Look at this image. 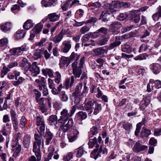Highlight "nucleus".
<instances>
[{
	"instance_id": "1",
	"label": "nucleus",
	"mask_w": 161,
	"mask_h": 161,
	"mask_svg": "<svg viewBox=\"0 0 161 161\" xmlns=\"http://www.w3.org/2000/svg\"><path fill=\"white\" fill-rule=\"evenodd\" d=\"M20 66L25 68H27L31 72V74L33 76H36L40 72V68L37 65V63L34 62L32 64L28 61L27 59L24 58L22 60Z\"/></svg>"
},
{
	"instance_id": "2",
	"label": "nucleus",
	"mask_w": 161,
	"mask_h": 161,
	"mask_svg": "<svg viewBox=\"0 0 161 161\" xmlns=\"http://www.w3.org/2000/svg\"><path fill=\"white\" fill-rule=\"evenodd\" d=\"M85 57H82L80 59L79 66H77V61L74 62L72 64L73 74L75 78H79L82 73L81 68H83L85 62Z\"/></svg>"
},
{
	"instance_id": "3",
	"label": "nucleus",
	"mask_w": 161,
	"mask_h": 161,
	"mask_svg": "<svg viewBox=\"0 0 161 161\" xmlns=\"http://www.w3.org/2000/svg\"><path fill=\"white\" fill-rule=\"evenodd\" d=\"M148 7L145 6L142 7L137 10H133L130 12V19L136 23H138L140 19V11L143 12L147 10Z\"/></svg>"
},
{
	"instance_id": "4",
	"label": "nucleus",
	"mask_w": 161,
	"mask_h": 161,
	"mask_svg": "<svg viewBox=\"0 0 161 161\" xmlns=\"http://www.w3.org/2000/svg\"><path fill=\"white\" fill-rule=\"evenodd\" d=\"M60 123V126L61 129L65 132L70 129L73 125V121L72 119H69L58 122Z\"/></svg>"
},
{
	"instance_id": "5",
	"label": "nucleus",
	"mask_w": 161,
	"mask_h": 161,
	"mask_svg": "<svg viewBox=\"0 0 161 161\" xmlns=\"http://www.w3.org/2000/svg\"><path fill=\"white\" fill-rule=\"evenodd\" d=\"M104 10L102 12L100 18H103V16H106L114 12H115L118 10L114 8V5L111 4L106 3L104 5Z\"/></svg>"
},
{
	"instance_id": "6",
	"label": "nucleus",
	"mask_w": 161,
	"mask_h": 161,
	"mask_svg": "<svg viewBox=\"0 0 161 161\" xmlns=\"http://www.w3.org/2000/svg\"><path fill=\"white\" fill-rule=\"evenodd\" d=\"M36 125L38 126L39 130H38V132L41 135L44 134L45 130V124L44 119L42 117L39 116L36 117Z\"/></svg>"
},
{
	"instance_id": "7",
	"label": "nucleus",
	"mask_w": 161,
	"mask_h": 161,
	"mask_svg": "<svg viewBox=\"0 0 161 161\" xmlns=\"http://www.w3.org/2000/svg\"><path fill=\"white\" fill-rule=\"evenodd\" d=\"M29 49L28 47L26 45H24L20 47L15 48L10 50V53L14 55L19 56L22 55V52L26 51Z\"/></svg>"
},
{
	"instance_id": "8",
	"label": "nucleus",
	"mask_w": 161,
	"mask_h": 161,
	"mask_svg": "<svg viewBox=\"0 0 161 161\" xmlns=\"http://www.w3.org/2000/svg\"><path fill=\"white\" fill-rule=\"evenodd\" d=\"M12 147L14 152L13 156L16 158L19 155L21 150V145L18 143L17 139H15L14 143L13 142Z\"/></svg>"
},
{
	"instance_id": "9",
	"label": "nucleus",
	"mask_w": 161,
	"mask_h": 161,
	"mask_svg": "<svg viewBox=\"0 0 161 161\" xmlns=\"http://www.w3.org/2000/svg\"><path fill=\"white\" fill-rule=\"evenodd\" d=\"M112 4L114 8L117 9V10H119L121 8H127L130 6V3L124 2H119L116 1L112 2Z\"/></svg>"
},
{
	"instance_id": "10",
	"label": "nucleus",
	"mask_w": 161,
	"mask_h": 161,
	"mask_svg": "<svg viewBox=\"0 0 161 161\" xmlns=\"http://www.w3.org/2000/svg\"><path fill=\"white\" fill-rule=\"evenodd\" d=\"M121 27V24L117 21L112 22L109 26V31L113 33H115Z\"/></svg>"
},
{
	"instance_id": "11",
	"label": "nucleus",
	"mask_w": 161,
	"mask_h": 161,
	"mask_svg": "<svg viewBox=\"0 0 161 161\" xmlns=\"http://www.w3.org/2000/svg\"><path fill=\"white\" fill-rule=\"evenodd\" d=\"M66 31L63 29L62 30L58 35L54 37H51V40L55 43H57L60 42L63 39V36L66 34Z\"/></svg>"
},
{
	"instance_id": "12",
	"label": "nucleus",
	"mask_w": 161,
	"mask_h": 161,
	"mask_svg": "<svg viewBox=\"0 0 161 161\" xmlns=\"http://www.w3.org/2000/svg\"><path fill=\"white\" fill-rule=\"evenodd\" d=\"M95 102L94 101L90 100L86 103L84 108L85 110L87 111L88 114H91L93 112L92 109Z\"/></svg>"
},
{
	"instance_id": "13",
	"label": "nucleus",
	"mask_w": 161,
	"mask_h": 161,
	"mask_svg": "<svg viewBox=\"0 0 161 161\" xmlns=\"http://www.w3.org/2000/svg\"><path fill=\"white\" fill-rule=\"evenodd\" d=\"M107 50L104 48V47L98 48L93 50L95 55L101 57H104L105 53H107Z\"/></svg>"
},
{
	"instance_id": "14",
	"label": "nucleus",
	"mask_w": 161,
	"mask_h": 161,
	"mask_svg": "<svg viewBox=\"0 0 161 161\" xmlns=\"http://www.w3.org/2000/svg\"><path fill=\"white\" fill-rule=\"evenodd\" d=\"M139 142V141L136 142L135 145L133 147V149L135 152L138 153L147 149L148 147L147 146L142 145Z\"/></svg>"
},
{
	"instance_id": "15",
	"label": "nucleus",
	"mask_w": 161,
	"mask_h": 161,
	"mask_svg": "<svg viewBox=\"0 0 161 161\" xmlns=\"http://www.w3.org/2000/svg\"><path fill=\"white\" fill-rule=\"evenodd\" d=\"M150 68L152 72L156 75L161 71V67L158 63H153L150 65Z\"/></svg>"
},
{
	"instance_id": "16",
	"label": "nucleus",
	"mask_w": 161,
	"mask_h": 161,
	"mask_svg": "<svg viewBox=\"0 0 161 161\" xmlns=\"http://www.w3.org/2000/svg\"><path fill=\"white\" fill-rule=\"evenodd\" d=\"M60 114L61 116L60 118L58 119V122H61L62 120L70 119V118L71 116L68 114V110L66 109H63L61 112Z\"/></svg>"
},
{
	"instance_id": "17",
	"label": "nucleus",
	"mask_w": 161,
	"mask_h": 161,
	"mask_svg": "<svg viewBox=\"0 0 161 161\" xmlns=\"http://www.w3.org/2000/svg\"><path fill=\"white\" fill-rule=\"evenodd\" d=\"M41 146V145L37 144L36 142H34L33 144V151L35 153L38 160L41 159V155L40 153Z\"/></svg>"
},
{
	"instance_id": "18",
	"label": "nucleus",
	"mask_w": 161,
	"mask_h": 161,
	"mask_svg": "<svg viewBox=\"0 0 161 161\" xmlns=\"http://www.w3.org/2000/svg\"><path fill=\"white\" fill-rule=\"evenodd\" d=\"M79 134V132L76 129H74L73 133L69 135L68 136V138L69 141L70 142H73L75 140L77 137L78 135Z\"/></svg>"
},
{
	"instance_id": "19",
	"label": "nucleus",
	"mask_w": 161,
	"mask_h": 161,
	"mask_svg": "<svg viewBox=\"0 0 161 161\" xmlns=\"http://www.w3.org/2000/svg\"><path fill=\"white\" fill-rule=\"evenodd\" d=\"M64 47L63 49V52L67 53L71 47V41L70 40L65 41L63 42Z\"/></svg>"
},
{
	"instance_id": "20",
	"label": "nucleus",
	"mask_w": 161,
	"mask_h": 161,
	"mask_svg": "<svg viewBox=\"0 0 161 161\" xmlns=\"http://www.w3.org/2000/svg\"><path fill=\"white\" fill-rule=\"evenodd\" d=\"M44 50L43 48H41V49H36L33 52V58L35 59L41 58L42 54V52Z\"/></svg>"
},
{
	"instance_id": "21",
	"label": "nucleus",
	"mask_w": 161,
	"mask_h": 161,
	"mask_svg": "<svg viewBox=\"0 0 161 161\" xmlns=\"http://www.w3.org/2000/svg\"><path fill=\"white\" fill-rule=\"evenodd\" d=\"M102 109L101 104L95 102L92 108L93 109V113L91 114L97 115L101 111Z\"/></svg>"
},
{
	"instance_id": "22",
	"label": "nucleus",
	"mask_w": 161,
	"mask_h": 161,
	"mask_svg": "<svg viewBox=\"0 0 161 161\" xmlns=\"http://www.w3.org/2000/svg\"><path fill=\"white\" fill-rule=\"evenodd\" d=\"M75 78H76L75 77V75L74 76L72 75L71 76L70 80L69 79L66 80L64 83L66 89H68L69 87H71L72 86L74 82Z\"/></svg>"
},
{
	"instance_id": "23",
	"label": "nucleus",
	"mask_w": 161,
	"mask_h": 161,
	"mask_svg": "<svg viewBox=\"0 0 161 161\" xmlns=\"http://www.w3.org/2000/svg\"><path fill=\"white\" fill-rule=\"evenodd\" d=\"M150 101L147 97L143 98L142 100L141 103V105L140 106V108L142 110H143L145 109L148 105Z\"/></svg>"
},
{
	"instance_id": "24",
	"label": "nucleus",
	"mask_w": 161,
	"mask_h": 161,
	"mask_svg": "<svg viewBox=\"0 0 161 161\" xmlns=\"http://www.w3.org/2000/svg\"><path fill=\"white\" fill-rule=\"evenodd\" d=\"M53 137V134L50 131H46L44 136V138L45 139L46 144L49 145L50 141Z\"/></svg>"
},
{
	"instance_id": "25",
	"label": "nucleus",
	"mask_w": 161,
	"mask_h": 161,
	"mask_svg": "<svg viewBox=\"0 0 161 161\" xmlns=\"http://www.w3.org/2000/svg\"><path fill=\"white\" fill-rule=\"evenodd\" d=\"M121 50L123 52L129 53H131L133 50L132 47L130 45L124 44L121 46Z\"/></svg>"
},
{
	"instance_id": "26",
	"label": "nucleus",
	"mask_w": 161,
	"mask_h": 161,
	"mask_svg": "<svg viewBox=\"0 0 161 161\" xmlns=\"http://www.w3.org/2000/svg\"><path fill=\"white\" fill-rule=\"evenodd\" d=\"M47 17L50 21L55 22L59 19L60 15L57 14L56 13H53L49 14Z\"/></svg>"
},
{
	"instance_id": "27",
	"label": "nucleus",
	"mask_w": 161,
	"mask_h": 161,
	"mask_svg": "<svg viewBox=\"0 0 161 161\" xmlns=\"http://www.w3.org/2000/svg\"><path fill=\"white\" fill-rule=\"evenodd\" d=\"M49 123L51 125H55L58 122V120L57 116L55 115H51L49 119Z\"/></svg>"
},
{
	"instance_id": "28",
	"label": "nucleus",
	"mask_w": 161,
	"mask_h": 161,
	"mask_svg": "<svg viewBox=\"0 0 161 161\" xmlns=\"http://www.w3.org/2000/svg\"><path fill=\"white\" fill-rule=\"evenodd\" d=\"M115 39H116V41L110 44L109 47V49H113L114 48L119 46L121 44V42L120 41L117 40H120V37L118 36H116L115 37Z\"/></svg>"
},
{
	"instance_id": "29",
	"label": "nucleus",
	"mask_w": 161,
	"mask_h": 161,
	"mask_svg": "<svg viewBox=\"0 0 161 161\" xmlns=\"http://www.w3.org/2000/svg\"><path fill=\"white\" fill-rule=\"evenodd\" d=\"M30 138V136L28 135H25L24 137L23 143L26 148H28L29 147L31 141Z\"/></svg>"
},
{
	"instance_id": "30",
	"label": "nucleus",
	"mask_w": 161,
	"mask_h": 161,
	"mask_svg": "<svg viewBox=\"0 0 161 161\" xmlns=\"http://www.w3.org/2000/svg\"><path fill=\"white\" fill-rule=\"evenodd\" d=\"M43 25L41 23L37 24L36 26L33 28L32 32L35 34H37L39 33L43 28Z\"/></svg>"
},
{
	"instance_id": "31",
	"label": "nucleus",
	"mask_w": 161,
	"mask_h": 161,
	"mask_svg": "<svg viewBox=\"0 0 161 161\" xmlns=\"http://www.w3.org/2000/svg\"><path fill=\"white\" fill-rule=\"evenodd\" d=\"M151 134L150 130H148L145 127H143L141 133V136L142 137H147Z\"/></svg>"
},
{
	"instance_id": "32",
	"label": "nucleus",
	"mask_w": 161,
	"mask_h": 161,
	"mask_svg": "<svg viewBox=\"0 0 161 161\" xmlns=\"http://www.w3.org/2000/svg\"><path fill=\"white\" fill-rule=\"evenodd\" d=\"M33 26V24L31 19H28L24 23L23 28L26 30H28Z\"/></svg>"
},
{
	"instance_id": "33",
	"label": "nucleus",
	"mask_w": 161,
	"mask_h": 161,
	"mask_svg": "<svg viewBox=\"0 0 161 161\" xmlns=\"http://www.w3.org/2000/svg\"><path fill=\"white\" fill-rule=\"evenodd\" d=\"M42 73L44 75L47 76V75L50 77L53 76L52 70L48 68L43 69L42 70Z\"/></svg>"
},
{
	"instance_id": "34",
	"label": "nucleus",
	"mask_w": 161,
	"mask_h": 161,
	"mask_svg": "<svg viewBox=\"0 0 161 161\" xmlns=\"http://www.w3.org/2000/svg\"><path fill=\"white\" fill-rule=\"evenodd\" d=\"M89 33L83 35L81 37V40L82 42V45L83 46V44L86 42H90L91 40L90 35Z\"/></svg>"
},
{
	"instance_id": "35",
	"label": "nucleus",
	"mask_w": 161,
	"mask_h": 161,
	"mask_svg": "<svg viewBox=\"0 0 161 161\" xmlns=\"http://www.w3.org/2000/svg\"><path fill=\"white\" fill-rule=\"evenodd\" d=\"M62 102H66L69 99L68 95L65 92L62 91L59 96Z\"/></svg>"
},
{
	"instance_id": "36",
	"label": "nucleus",
	"mask_w": 161,
	"mask_h": 161,
	"mask_svg": "<svg viewBox=\"0 0 161 161\" xmlns=\"http://www.w3.org/2000/svg\"><path fill=\"white\" fill-rule=\"evenodd\" d=\"M72 0H67L65 3L61 5V8L64 11H65L67 10L68 8H70L71 2Z\"/></svg>"
},
{
	"instance_id": "37",
	"label": "nucleus",
	"mask_w": 161,
	"mask_h": 161,
	"mask_svg": "<svg viewBox=\"0 0 161 161\" xmlns=\"http://www.w3.org/2000/svg\"><path fill=\"white\" fill-rule=\"evenodd\" d=\"M1 29L4 32H6L9 31L11 28V24L10 23H7L4 24L0 26Z\"/></svg>"
},
{
	"instance_id": "38",
	"label": "nucleus",
	"mask_w": 161,
	"mask_h": 161,
	"mask_svg": "<svg viewBox=\"0 0 161 161\" xmlns=\"http://www.w3.org/2000/svg\"><path fill=\"white\" fill-rule=\"evenodd\" d=\"M82 86V83H80L78 85L76 86L75 91L74 93V96H81V90Z\"/></svg>"
},
{
	"instance_id": "39",
	"label": "nucleus",
	"mask_w": 161,
	"mask_h": 161,
	"mask_svg": "<svg viewBox=\"0 0 161 161\" xmlns=\"http://www.w3.org/2000/svg\"><path fill=\"white\" fill-rule=\"evenodd\" d=\"M25 34V33L23 30H18L16 32L15 37L17 39H19L23 38Z\"/></svg>"
},
{
	"instance_id": "40",
	"label": "nucleus",
	"mask_w": 161,
	"mask_h": 161,
	"mask_svg": "<svg viewBox=\"0 0 161 161\" xmlns=\"http://www.w3.org/2000/svg\"><path fill=\"white\" fill-rule=\"evenodd\" d=\"M54 149L52 147H50L48 148V158H45L44 161H49V159H51L53 155V152Z\"/></svg>"
},
{
	"instance_id": "41",
	"label": "nucleus",
	"mask_w": 161,
	"mask_h": 161,
	"mask_svg": "<svg viewBox=\"0 0 161 161\" xmlns=\"http://www.w3.org/2000/svg\"><path fill=\"white\" fill-rule=\"evenodd\" d=\"M40 90H43V94L44 96H47L48 94V91L46 85H43L40 86Z\"/></svg>"
},
{
	"instance_id": "42",
	"label": "nucleus",
	"mask_w": 161,
	"mask_h": 161,
	"mask_svg": "<svg viewBox=\"0 0 161 161\" xmlns=\"http://www.w3.org/2000/svg\"><path fill=\"white\" fill-rule=\"evenodd\" d=\"M27 120L25 116L22 117L20 120L19 127L21 128H24L27 123Z\"/></svg>"
},
{
	"instance_id": "43",
	"label": "nucleus",
	"mask_w": 161,
	"mask_h": 161,
	"mask_svg": "<svg viewBox=\"0 0 161 161\" xmlns=\"http://www.w3.org/2000/svg\"><path fill=\"white\" fill-rule=\"evenodd\" d=\"M148 56V55L146 53H144L142 54L136 56L135 57L134 59L135 60H142L146 59V57Z\"/></svg>"
},
{
	"instance_id": "44",
	"label": "nucleus",
	"mask_w": 161,
	"mask_h": 161,
	"mask_svg": "<svg viewBox=\"0 0 161 161\" xmlns=\"http://www.w3.org/2000/svg\"><path fill=\"white\" fill-rule=\"evenodd\" d=\"M12 123L14 130L16 131L19 130V121L18 119H12Z\"/></svg>"
},
{
	"instance_id": "45",
	"label": "nucleus",
	"mask_w": 161,
	"mask_h": 161,
	"mask_svg": "<svg viewBox=\"0 0 161 161\" xmlns=\"http://www.w3.org/2000/svg\"><path fill=\"white\" fill-rule=\"evenodd\" d=\"M79 119L83 120L86 119L87 117V115L85 112L80 111L76 114Z\"/></svg>"
},
{
	"instance_id": "46",
	"label": "nucleus",
	"mask_w": 161,
	"mask_h": 161,
	"mask_svg": "<svg viewBox=\"0 0 161 161\" xmlns=\"http://www.w3.org/2000/svg\"><path fill=\"white\" fill-rule=\"evenodd\" d=\"M105 60L102 58H99L96 60V62L97 63V65L98 68H101L103 67Z\"/></svg>"
},
{
	"instance_id": "47",
	"label": "nucleus",
	"mask_w": 161,
	"mask_h": 161,
	"mask_svg": "<svg viewBox=\"0 0 161 161\" xmlns=\"http://www.w3.org/2000/svg\"><path fill=\"white\" fill-rule=\"evenodd\" d=\"M97 142V138L94 137L93 139H91L88 143L89 147L92 148L94 146Z\"/></svg>"
},
{
	"instance_id": "48",
	"label": "nucleus",
	"mask_w": 161,
	"mask_h": 161,
	"mask_svg": "<svg viewBox=\"0 0 161 161\" xmlns=\"http://www.w3.org/2000/svg\"><path fill=\"white\" fill-rule=\"evenodd\" d=\"M98 32L100 33L101 36H103L106 35L108 32L107 29L104 27H102L97 30Z\"/></svg>"
},
{
	"instance_id": "49",
	"label": "nucleus",
	"mask_w": 161,
	"mask_h": 161,
	"mask_svg": "<svg viewBox=\"0 0 161 161\" xmlns=\"http://www.w3.org/2000/svg\"><path fill=\"white\" fill-rule=\"evenodd\" d=\"M8 40L7 38H4L0 40V47H5L7 46Z\"/></svg>"
},
{
	"instance_id": "50",
	"label": "nucleus",
	"mask_w": 161,
	"mask_h": 161,
	"mask_svg": "<svg viewBox=\"0 0 161 161\" xmlns=\"http://www.w3.org/2000/svg\"><path fill=\"white\" fill-rule=\"evenodd\" d=\"M79 57L80 56L79 55H77V54L75 53L74 52H72L69 58V62H70L71 61H73L75 58H76L75 61H76L78 60Z\"/></svg>"
},
{
	"instance_id": "51",
	"label": "nucleus",
	"mask_w": 161,
	"mask_h": 161,
	"mask_svg": "<svg viewBox=\"0 0 161 161\" xmlns=\"http://www.w3.org/2000/svg\"><path fill=\"white\" fill-rule=\"evenodd\" d=\"M73 154L72 152L68 153L66 156L64 157V161H69L73 158Z\"/></svg>"
},
{
	"instance_id": "52",
	"label": "nucleus",
	"mask_w": 161,
	"mask_h": 161,
	"mask_svg": "<svg viewBox=\"0 0 161 161\" xmlns=\"http://www.w3.org/2000/svg\"><path fill=\"white\" fill-rule=\"evenodd\" d=\"M90 30V28L87 25H85L81 28L80 32L81 34H84L88 32Z\"/></svg>"
},
{
	"instance_id": "53",
	"label": "nucleus",
	"mask_w": 161,
	"mask_h": 161,
	"mask_svg": "<svg viewBox=\"0 0 161 161\" xmlns=\"http://www.w3.org/2000/svg\"><path fill=\"white\" fill-rule=\"evenodd\" d=\"M42 136H39L38 134H35V139L36 142H36L37 144H39L41 145L42 143Z\"/></svg>"
},
{
	"instance_id": "54",
	"label": "nucleus",
	"mask_w": 161,
	"mask_h": 161,
	"mask_svg": "<svg viewBox=\"0 0 161 161\" xmlns=\"http://www.w3.org/2000/svg\"><path fill=\"white\" fill-rule=\"evenodd\" d=\"M9 69L8 67L4 66L3 67V69L1 71V77H3L4 76L7 74V73L9 71Z\"/></svg>"
},
{
	"instance_id": "55",
	"label": "nucleus",
	"mask_w": 161,
	"mask_h": 161,
	"mask_svg": "<svg viewBox=\"0 0 161 161\" xmlns=\"http://www.w3.org/2000/svg\"><path fill=\"white\" fill-rule=\"evenodd\" d=\"M67 58L64 57H62L60 60V64L61 66H63L64 65L66 64L67 66L69 64L67 61Z\"/></svg>"
},
{
	"instance_id": "56",
	"label": "nucleus",
	"mask_w": 161,
	"mask_h": 161,
	"mask_svg": "<svg viewBox=\"0 0 161 161\" xmlns=\"http://www.w3.org/2000/svg\"><path fill=\"white\" fill-rule=\"evenodd\" d=\"M148 48V47L147 44H143L140 47L139 52L141 53L143 51H145L147 50Z\"/></svg>"
},
{
	"instance_id": "57",
	"label": "nucleus",
	"mask_w": 161,
	"mask_h": 161,
	"mask_svg": "<svg viewBox=\"0 0 161 161\" xmlns=\"http://www.w3.org/2000/svg\"><path fill=\"white\" fill-rule=\"evenodd\" d=\"M56 78L55 79V82L56 83L58 84L60 83L61 80V75L58 72H56Z\"/></svg>"
},
{
	"instance_id": "58",
	"label": "nucleus",
	"mask_w": 161,
	"mask_h": 161,
	"mask_svg": "<svg viewBox=\"0 0 161 161\" xmlns=\"http://www.w3.org/2000/svg\"><path fill=\"white\" fill-rule=\"evenodd\" d=\"M84 153V150L83 147H80L78 149L77 152L76 154L77 157H81L83 154Z\"/></svg>"
},
{
	"instance_id": "59",
	"label": "nucleus",
	"mask_w": 161,
	"mask_h": 161,
	"mask_svg": "<svg viewBox=\"0 0 161 161\" xmlns=\"http://www.w3.org/2000/svg\"><path fill=\"white\" fill-rule=\"evenodd\" d=\"M149 144L152 146H155L157 143V140L154 137H151L150 139Z\"/></svg>"
},
{
	"instance_id": "60",
	"label": "nucleus",
	"mask_w": 161,
	"mask_h": 161,
	"mask_svg": "<svg viewBox=\"0 0 161 161\" xmlns=\"http://www.w3.org/2000/svg\"><path fill=\"white\" fill-rule=\"evenodd\" d=\"M89 34L90 35V37L92 38H97L99 36H100V33L98 32L97 31V32L89 33Z\"/></svg>"
},
{
	"instance_id": "61",
	"label": "nucleus",
	"mask_w": 161,
	"mask_h": 161,
	"mask_svg": "<svg viewBox=\"0 0 161 161\" xmlns=\"http://www.w3.org/2000/svg\"><path fill=\"white\" fill-rule=\"evenodd\" d=\"M10 113L11 119H18L17 117L18 115L17 114L16 112L13 109H11L10 111Z\"/></svg>"
},
{
	"instance_id": "62",
	"label": "nucleus",
	"mask_w": 161,
	"mask_h": 161,
	"mask_svg": "<svg viewBox=\"0 0 161 161\" xmlns=\"http://www.w3.org/2000/svg\"><path fill=\"white\" fill-rule=\"evenodd\" d=\"M127 17V15L125 13L120 14L118 17L117 19L120 21L125 20Z\"/></svg>"
},
{
	"instance_id": "63",
	"label": "nucleus",
	"mask_w": 161,
	"mask_h": 161,
	"mask_svg": "<svg viewBox=\"0 0 161 161\" xmlns=\"http://www.w3.org/2000/svg\"><path fill=\"white\" fill-rule=\"evenodd\" d=\"M81 4L80 3V1L78 0H72L71 2V5L70 8H72L73 6H76L80 5Z\"/></svg>"
},
{
	"instance_id": "64",
	"label": "nucleus",
	"mask_w": 161,
	"mask_h": 161,
	"mask_svg": "<svg viewBox=\"0 0 161 161\" xmlns=\"http://www.w3.org/2000/svg\"><path fill=\"white\" fill-rule=\"evenodd\" d=\"M154 135L158 136L161 135V128H158L154 130Z\"/></svg>"
}]
</instances>
